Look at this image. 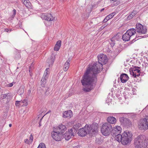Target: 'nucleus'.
Wrapping results in <instances>:
<instances>
[{"label": "nucleus", "instance_id": "55", "mask_svg": "<svg viewBox=\"0 0 148 148\" xmlns=\"http://www.w3.org/2000/svg\"><path fill=\"white\" fill-rule=\"evenodd\" d=\"M19 25V27H21L22 25V23H18V25Z\"/></svg>", "mask_w": 148, "mask_h": 148}, {"label": "nucleus", "instance_id": "28", "mask_svg": "<svg viewBox=\"0 0 148 148\" xmlns=\"http://www.w3.org/2000/svg\"><path fill=\"white\" fill-rule=\"evenodd\" d=\"M37 148H46L45 145L43 143H41L39 145Z\"/></svg>", "mask_w": 148, "mask_h": 148}, {"label": "nucleus", "instance_id": "58", "mask_svg": "<svg viewBox=\"0 0 148 148\" xmlns=\"http://www.w3.org/2000/svg\"><path fill=\"white\" fill-rule=\"evenodd\" d=\"M104 10V8H103V9H101V10L100 11H101V12H102L103 10Z\"/></svg>", "mask_w": 148, "mask_h": 148}, {"label": "nucleus", "instance_id": "35", "mask_svg": "<svg viewBox=\"0 0 148 148\" xmlns=\"http://www.w3.org/2000/svg\"><path fill=\"white\" fill-rule=\"evenodd\" d=\"M131 71L134 72H136V71H137V73H139L140 72V70L138 69H135L134 67L133 68Z\"/></svg>", "mask_w": 148, "mask_h": 148}, {"label": "nucleus", "instance_id": "38", "mask_svg": "<svg viewBox=\"0 0 148 148\" xmlns=\"http://www.w3.org/2000/svg\"><path fill=\"white\" fill-rule=\"evenodd\" d=\"M61 41L60 40H58L56 42V45L61 47Z\"/></svg>", "mask_w": 148, "mask_h": 148}, {"label": "nucleus", "instance_id": "25", "mask_svg": "<svg viewBox=\"0 0 148 148\" xmlns=\"http://www.w3.org/2000/svg\"><path fill=\"white\" fill-rule=\"evenodd\" d=\"M20 101L21 103H23L22 106H27L28 105L27 101L26 99H24Z\"/></svg>", "mask_w": 148, "mask_h": 148}, {"label": "nucleus", "instance_id": "29", "mask_svg": "<svg viewBox=\"0 0 148 148\" xmlns=\"http://www.w3.org/2000/svg\"><path fill=\"white\" fill-rule=\"evenodd\" d=\"M46 91L45 92V94L46 95H48L50 94V92L49 91L50 89L49 88H46Z\"/></svg>", "mask_w": 148, "mask_h": 148}, {"label": "nucleus", "instance_id": "24", "mask_svg": "<svg viewBox=\"0 0 148 148\" xmlns=\"http://www.w3.org/2000/svg\"><path fill=\"white\" fill-rule=\"evenodd\" d=\"M110 1H113V5H119L120 3V1H118V0H110Z\"/></svg>", "mask_w": 148, "mask_h": 148}, {"label": "nucleus", "instance_id": "20", "mask_svg": "<svg viewBox=\"0 0 148 148\" xmlns=\"http://www.w3.org/2000/svg\"><path fill=\"white\" fill-rule=\"evenodd\" d=\"M70 62V60L68 59L65 64L64 67V71H66L68 70Z\"/></svg>", "mask_w": 148, "mask_h": 148}, {"label": "nucleus", "instance_id": "18", "mask_svg": "<svg viewBox=\"0 0 148 148\" xmlns=\"http://www.w3.org/2000/svg\"><path fill=\"white\" fill-rule=\"evenodd\" d=\"M46 75H43L41 81V85L42 87H44L46 83V80L47 79Z\"/></svg>", "mask_w": 148, "mask_h": 148}, {"label": "nucleus", "instance_id": "22", "mask_svg": "<svg viewBox=\"0 0 148 148\" xmlns=\"http://www.w3.org/2000/svg\"><path fill=\"white\" fill-rule=\"evenodd\" d=\"M130 74L135 78L137 76H139L140 75V74L139 73L136 74V72H134L131 70H130Z\"/></svg>", "mask_w": 148, "mask_h": 148}, {"label": "nucleus", "instance_id": "11", "mask_svg": "<svg viewBox=\"0 0 148 148\" xmlns=\"http://www.w3.org/2000/svg\"><path fill=\"white\" fill-rule=\"evenodd\" d=\"M136 30L138 32L142 34H145L147 32V29L140 23L136 25Z\"/></svg>", "mask_w": 148, "mask_h": 148}, {"label": "nucleus", "instance_id": "46", "mask_svg": "<svg viewBox=\"0 0 148 148\" xmlns=\"http://www.w3.org/2000/svg\"><path fill=\"white\" fill-rule=\"evenodd\" d=\"M24 142L25 143L29 144V140L27 139H25L24 140Z\"/></svg>", "mask_w": 148, "mask_h": 148}, {"label": "nucleus", "instance_id": "13", "mask_svg": "<svg viewBox=\"0 0 148 148\" xmlns=\"http://www.w3.org/2000/svg\"><path fill=\"white\" fill-rule=\"evenodd\" d=\"M55 130H56L58 132L63 135V134L66 130L67 129L66 126L61 124L59 125L56 128H55Z\"/></svg>", "mask_w": 148, "mask_h": 148}, {"label": "nucleus", "instance_id": "23", "mask_svg": "<svg viewBox=\"0 0 148 148\" xmlns=\"http://www.w3.org/2000/svg\"><path fill=\"white\" fill-rule=\"evenodd\" d=\"M47 16V19H46V20L50 21L53 20V17L51 14H48Z\"/></svg>", "mask_w": 148, "mask_h": 148}, {"label": "nucleus", "instance_id": "48", "mask_svg": "<svg viewBox=\"0 0 148 148\" xmlns=\"http://www.w3.org/2000/svg\"><path fill=\"white\" fill-rule=\"evenodd\" d=\"M31 91L30 90H28L27 91V95H29L31 93Z\"/></svg>", "mask_w": 148, "mask_h": 148}, {"label": "nucleus", "instance_id": "60", "mask_svg": "<svg viewBox=\"0 0 148 148\" xmlns=\"http://www.w3.org/2000/svg\"><path fill=\"white\" fill-rule=\"evenodd\" d=\"M14 16H13V15H12V18H13L14 17Z\"/></svg>", "mask_w": 148, "mask_h": 148}, {"label": "nucleus", "instance_id": "62", "mask_svg": "<svg viewBox=\"0 0 148 148\" xmlns=\"http://www.w3.org/2000/svg\"><path fill=\"white\" fill-rule=\"evenodd\" d=\"M136 73H137V71H136Z\"/></svg>", "mask_w": 148, "mask_h": 148}, {"label": "nucleus", "instance_id": "50", "mask_svg": "<svg viewBox=\"0 0 148 148\" xmlns=\"http://www.w3.org/2000/svg\"><path fill=\"white\" fill-rule=\"evenodd\" d=\"M134 68H135V69H138L140 68V67H138V66H134Z\"/></svg>", "mask_w": 148, "mask_h": 148}, {"label": "nucleus", "instance_id": "2", "mask_svg": "<svg viewBox=\"0 0 148 148\" xmlns=\"http://www.w3.org/2000/svg\"><path fill=\"white\" fill-rule=\"evenodd\" d=\"M98 127V125L96 123L91 125L86 124L84 127L79 130L78 134L81 136H84L87 134L92 136L97 134Z\"/></svg>", "mask_w": 148, "mask_h": 148}, {"label": "nucleus", "instance_id": "59", "mask_svg": "<svg viewBox=\"0 0 148 148\" xmlns=\"http://www.w3.org/2000/svg\"><path fill=\"white\" fill-rule=\"evenodd\" d=\"M12 125L11 124H10L9 125V126L10 127H11L12 126Z\"/></svg>", "mask_w": 148, "mask_h": 148}, {"label": "nucleus", "instance_id": "45", "mask_svg": "<svg viewBox=\"0 0 148 148\" xmlns=\"http://www.w3.org/2000/svg\"><path fill=\"white\" fill-rule=\"evenodd\" d=\"M8 94H3L2 95V98L3 99H4L7 96Z\"/></svg>", "mask_w": 148, "mask_h": 148}, {"label": "nucleus", "instance_id": "8", "mask_svg": "<svg viewBox=\"0 0 148 148\" xmlns=\"http://www.w3.org/2000/svg\"><path fill=\"white\" fill-rule=\"evenodd\" d=\"M122 128L120 126H117L112 128L111 134L113 136H115V139L116 140L119 137V135H121L120 134L121 132Z\"/></svg>", "mask_w": 148, "mask_h": 148}, {"label": "nucleus", "instance_id": "42", "mask_svg": "<svg viewBox=\"0 0 148 148\" xmlns=\"http://www.w3.org/2000/svg\"><path fill=\"white\" fill-rule=\"evenodd\" d=\"M133 16H132L131 14H130L128 16H127V20H130L132 19L133 18Z\"/></svg>", "mask_w": 148, "mask_h": 148}, {"label": "nucleus", "instance_id": "10", "mask_svg": "<svg viewBox=\"0 0 148 148\" xmlns=\"http://www.w3.org/2000/svg\"><path fill=\"white\" fill-rule=\"evenodd\" d=\"M75 133V130H73L72 128L70 129L63 135V138L64 137L66 140H68L70 138H73Z\"/></svg>", "mask_w": 148, "mask_h": 148}, {"label": "nucleus", "instance_id": "63", "mask_svg": "<svg viewBox=\"0 0 148 148\" xmlns=\"http://www.w3.org/2000/svg\"><path fill=\"white\" fill-rule=\"evenodd\" d=\"M147 148H148V147Z\"/></svg>", "mask_w": 148, "mask_h": 148}, {"label": "nucleus", "instance_id": "12", "mask_svg": "<svg viewBox=\"0 0 148 148\" xmlns=\"http://www.w3.org/2000/svg\"><path fill=\"white\" fill-rule=\"evenodd\" d=\"M136 29L133 28L130 29L122 36V37H131L136 33Z\"/></svg>", "mask_w": 148, "mask_h": 148}, {"label": "nucleus", "instance_id": "3", "mask_svg": "<svg viewBox=\"0 0 148 148\" xmlns=\"http://www.w3.org/2000/svg\"><path fill=\"white\" fill-rule=\"evenodd\" d=\"M119 137L116 140L119 142H121L122 144L126 145L130 144L132 140V134L131 132L125 131L121 135H119Z\"/></svg>", "mask_w": 148, "mask_h": 148}, {"label": "nucleus", "instance_id": "6", "mask_svg": "<svg viewBox=\"0 0 148 148\" xmlns=\"http://www.w3.org/2000/svg\"><path fill=\"white\" fill-rule=\"evenodd\" d=\"M138 125L141 130L148 129V116H146L145 118L140 119Z\"/></svg>", "mask_w": 148, "mask_h": 148}, {"label": "nucleus", "instance_id": "31", "mask_svg": "<svg viewBox=\"0 0 148 148\" xmlns=\"http://www.w3.org/2000/svg\"><path fill=\"white\" fill-rule=\"evenodd\" d=\"M60 47V46H58L57 45H55L54 48V50L55 51H58Z\"/></svg>", "mask_w": 148, "mask_h": 148}, {"label": "nucleus", "instance_id": "56", "mask_svg": "<svg viewBox=\"0 0 148 148\" xmlns=\"http://www.w3.org/2000/svg\"><path fill=\"white\" fill-rule=\"evenodd\" d=\"M101 29H103L104 28V26H102L101 27Z\"/></svg>", "mask_w": 148, "mask_h": 148}, {"label": "nucleus", "instance_id": "32", "mask_svg": "<svg viewBox=\"0 0 148 148\" xmlns=\"http://www.w3.org/2000/svg\"><path fill=\"white\" fill-rule=\"evenodd\" d=\"M116 13L114 12H112V13L109 14L107 16H108V18H110V19L113 17V16Z\"/></svg>", "mask_w": 148, "mask_h": 148}, {"label": "nucleus", "instance_id": "36", "mask_svg": "<svg viewBox=\"0 0 148 148\" xmlns=\"http://www.w3.org/2000/svg\"><path fill=\"white\" fill-rule=\"evenodd\" d=\"M33 139V137L32 134H31L29 137V143H31L32 142Z\"/></svg>", "mask_w": 148, "mask_h": 148}, {"label": "nucleus", "instance_id": "34", "mask_svg": "<svg viewBox=\"0 0 148 148\" xmlns=\"http://www.w3.org/2000/svg\"><path fill=\"white\" fill-rule=\"evenodd\" d=\"M123 35L121 33L119 32L116 35H114V37H116V36H117L118 37H122Z\"/></svg>", "mask_w": 148, "mask_h": 148}, {"label": "nucleus", "instance_id": "53", "mask_svg": "<svg viewBox=\"0 0 148 148\" xmlns=\"http://www.w3.org/2000/svg\"><path fill=\"white\" fill-rule=\"evenodd\" d=\"M51 112V110H49L48 112H47V113L46 114H49V113H50V112Z\"/></svg>", "mask_w": 148, "mask_h": 148}, {"label": "nucleus", "instance_id": "1", "mask_svg": "<svg viewBox=\"0 0 148 148\" xmlns=\"http://www.w3.org/2000/svg\"><path fill=\"white\" fill-rule=\"evenodd\" d=\"M97 58L98 62L93 64H89L82 77L81 82L85 87L83 89L84 91L89 92L95 87L97 75L100 72V69H103V64H105L108 62L107 56L103 54L98 56Z\"/></svg>", "mask_w": 148, "mask_h": 148}, {"label": "nucleus", "instance_id": "16", "mask_svg": "<svg viewBox=\"0 0 148 148\" xmlns=\"http://www.w3.org/2000/svg\"><path fill=\"white\" fill-rule=\"evenodd\" d=\"M72 115V112L70 110L64 111L63 113V117L65 118H70Z\"/></svg>", "mask_w": 148, "mask_h": 148}, {"label": "nucleus", "instance_id": "14", "mask_svg": "<svg viewBox=\"0 0 148 148\" xmlns=\"http://www.w3.org/2000/svg\"><path fill=\"white\" fill-rule=\"evenodd\" d=\"M55 59V57L54 54H52L49 58L47 60V62L48 63L49 67L52 66L54 63Z\"/></svg>", "mask_w": 148, "mask_h": 148}, {"label": "nucleus", "instance_id": "51", "mask_svg": "<svg viewBox=\"0 0 148 148\" xmlns=\"http://www.w3.org/2000/svg\"><path fill=\"white\" fill-rule=\"evenodd\" d=\"M13 84L12 83H11L9 84V86L10 87H12L13 86Z\"/></svg>", "mask_w": 148, "mask_h": 148}, {"label": "nucleus", "instance_id": "52", "mask_svg": "<svg viewBox=\"0 0 148 148\" xmlns=\"http://www.w3.org/2000/svg\"><path fill=\"white\" fill-rule=\"evenodd\" d=\"M32 64H33V63H32V64L31 65L29 66V68L30 69H32V67H33Z\"/></svg>", "mask_w": 148, "mask_h": 148}, {"label": "nucleus", "instance_id": "54", "mask_svg": "<svg viewBox=\"0 0 148 148\" xmlns=\"http://www.w3.org/2000/svg\"><path fill=\"white\" fill-rule=\"evenodd\" d=\"M134 39L132 40V41H131V42H130V43L131 44H132V43H133L134 42Z\"/></svg>", "mask_w": 148, "mask_h": 148}, {"label": "nucleus", "instance_id": "39", "mask_svg": "<svg viewBox=\"0 0 148 148\" xmlns=\"http://www.w3.org/2000/svg\"><path fill=\"white\" fill-rule=\"evenodd\" d=\"M130 38H122V39L125 41H128L130 40Z\"/></svg>", "mask_w": 148, "mask_h": 148}, {"label": "nucleus", "instance_id": "43", "mask_svg": "<svg viewBox=\"0 0 148 148\" xmlns=\"http://www.w3.org/2000/svg\"><path fill=\"white\" fill-rule=\"evenodd\" d=\"M113 39V38H111V40L112 41V43H110V44L111 45V46H113L114 45V42L112 40Z\"/></svg>", "mask_w": 148, "mask_h": 148}, {"label": "nucleus", "instance_id": "15", "mask_svg": "<svg viewBox=\"0 0 148 148\" xmlns=\"http://www.w3.org/2000/svg\"><path fill=\"white\" fill-rule=\"evenodd\" d=\"M121 81L122 83L126 82L128 80L129 77L125 73H122L120 77Z\"/></svg>", "mask_w": 148, "mask_h": 148}, {"label": "nucleus", "instance_id": "17", "mask_svg": "<svg viewBox=\"0 0 148 148\" xmlns=\"http://www.w3.org/2000/svg\"><path fill=\"white\" fill-rule=\"evenodd\" d=\"M107 121L109 123L114 124L116 122V118L114 117L111 116L108 117L107 119Z\"/></svg>", "mask_w": 148, "mask_h": 148}, {"label": "nucleus", "instance_id": "21", "mask_svg": "<svg viewBox=\"0 0 148 148\" xmlns=\"http://www.w3.org/2000/svg\"><path fill=\"white\" fill-rule=\"evenodd\" d=\"M81 126V124L79 123H77L73 126V130H75L76 132V130L78 129V128Z\"/></svg>", "mask_w": 148, "mask_h": 148}, {"label": "nucleus", "instance_id": "4", "mask_svg": "<svg viewBox=\"0 0 148 148\" xmlns=\"http://www.w3.org/2000/svg\"><path fill=\"white\" fill-rule=\"evenodd\" d=\"M146 139L144 136L140 135L134 140V144L135 148H145L146 146Z\"/></svg>", "mask_w": 148, "mask_h": 148}, {"label": "nucleus", "instance_id": "61", "mask_svg": "<svg viewBox=\"0 0 148 148\" xmlns=\"http://www.w3.org/2000/svg\"><path fill=\"white\" fill-rule=\"evenodd\" d=\"M138 37H143V36H138Z\"/></svg>", "mask_w": 148, "mask_h": 148}, {"label": "nucleus", "instance_id": "47", "mask_svg": "<svg viewBox=\"0 0 148 148\" xmlns=\"http://www.w3.org/2000/svg\"><path fill=\"white\" fill-rule=\"evenodd\" d=\"M13 16H14L16 14V10L15 9H14L13 10Z\"/></svg>", "mask_w": 148, "mask_h": 148}, {"label": "nucleus", "instance_id": "9", "mask_svg": "<svg viewBox=\"0 0 148 148\" xmlns=\"http://www.w3.org/2000/svg\"><path fill=\"white\" fill-rule=\"evenodd\" d=\"M119 120L121 125L124 127L128 128L131 126L132 122L128 119L123 117L120 118Z\"/></svg>", "mask_w": 148, "mask_h": 148}, {"label": "nucleus", "instance_id": "5", "mask_svg": "<svg viewBox=\"0 0 148 148\" xmlns=\"http://www.w3.org/2000/svg\"><path fill=\"white\" fill-rule=\"evenodd\" d=\"M112 130V126L111 124L106 123L103 124L101 128V132L105 136L109 135Z\"/></svg>", "mask_w": 148, "mask_h": 148}, {"label": "nucleus", "instance_id": "49", "mask_svg": "<svg viewBox=\"0 0 148 148\" xmlns=\"http://www.w3.org/2000/svg\"><path fill=\"white\" fill-rule=\"evenodd\" d=\"M80 146V145H78L77 146L74 147L73 148H79Z\"/></svg>", "mask_w": 148, "mask_h": 148}, {"label": "nucleus", "instance_id": "26", "mask_svg": "<svg viewBox=\"0 0 148 148\" xmlns=\"http://www.w3.org/2000/svg\"><path fill=\"white\" fill-rule=\"evenodd\" d=\"M16 52L17 53L16 54L15 57L16 59H18L21 58V56L20 53L17 50L16 51Z\"/></svg>", "mask_w": 148, "mask_h": 148}, {"label": "nucleus", "instance_id": "19", "mask_svg": "<svg viewBox=\"0 0 148 148\" xmlns=\"http://www.w3.org/2000/svg\"><path fill=\"white\" fill-rule=\"evenodd\" d=\"M23 3L27 8H29L31 7V4L29 0H24Z\"/></svg>", "mask_w": 148, "mask_h": 148}, {"label": "nucleus", "instance_id": "7", "mask_svg": "<svg viewBox=\"0 0 148 148\" xmlns=\"http://www.w3.org/2000/svg\"><path fill=\"white\" fill-rule=\"evenodd\" d=\"M51 136L54 140L56 141H60L63 138V135L57 131L56 130H55V127L53 128Z\"/></svg>", "mask_w": 148, "mask_h": 148}, {"label": "nucleus", "instance_id": "33", "mask_svg": "<svg viewBox=\"0 0 148 148\" xmlns=\"http://www.w3.org/2000/svg\"><path fill=\"white\" fill-rule=\"evenodd\" d=\"M24 91V89L20 87L18 90V92L20 93V94H22L23 93Z\"/></svg>", "mask_w": 148, "mask_h": 148}, {"label": "nucleus", "instance_id": "57", "mask_svg": "<svg viewBox=\"0 0 148 148\" xmlns=\"http://www.w3.org/2000/svg\"><path fill=\"white\" fill-rule=\"evenodd\" d=\"M108 25V24H105L104 25H103V26H104V28L106 27L107 25Z\"/></svg>", "mask_w": 148, "mask_h": 148}, {"label": "nucleus", "instance_id": "44", "mask_svg": "<svg viewBox=\"0 0 148 148\" xmlns=\"http://www.w3.org/2000/svg\"><path fill=\"white\" fill-rule=\"evenodd\" d=\"M5 31L7 32H10L11 31V29L6 28L5 29Z\"/></svg>", "mask_w": 148, "mask_h": 148}, {"label": "nucleus", "instance_id": "27", "mask_svg": "<svg viewBox=\"0 0 148 148\" xmlns=\"http://www.w3.org/2000/svg\"><path fill=\"white\" fill-rule=\"evenodd\" d=\"M49 70V68H47L45 70L44 73L43 74V75H46V77H47V78H48V74Z\"/></svg>", "mask_w": 148, "mask_h": 148}, {"label": "nucleus", "instance_id": "30", "mask_svg": "<svg viewBox=\"0 0 148 148\" xmlns=\"http://www.w3.org/2000/svg\"><path fill=\"white\" fill-rule=\"evenodd\" d=\"M47 14H42L41 16V18L42 19L46 20L47 18Z\"/></svg>", "mask_w": 148, "mask_h": 148}, {"label": "nucleus", "instance_id": "37", "mask_svg": "<svg viewBox=\"0 0 148 148\" xmlns=\"http://www.w3.org/2000/svg\"><path fill=\"white\" fill-rule=\"evenodd\" d=\"M110 19V18H108V16L106 17L105 18V19L103 20V22L104 23H105L107 22Z\"/></svg>", "mask_w": 148, "mask_h": 148}, {"label": "nucleus", "instance_id": "41", "mask_svg": "<svg viewBox=\"0 0 148 148\" xmlns=\"http://www.w3.org/2000/svg\"><path fill=\"white\" fill-rule=\"evenodd\" d=\"M137 13V12L136 11H133L132 13L131 14L133 17L135 16Z\"/></svg>", "mask_w": 148, "mask_h": 148}, {"label": "nucleus", "instance_id": "40", "mask_svg": "<svg viewBox=\"0 0 148 148\" xmlns=\"http://www.w3.org/2000/svg\"><path fill=\"white\" fill-rule=\"evenodd\" d=\"M20 103H21V101H16L15 103V105L16 106H19L20 105Z\"/></svg>", "mask_w": 148, "mask_h": 148}]
</instances>
